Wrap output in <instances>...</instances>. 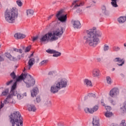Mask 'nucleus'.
<instances>
[{
  "instance_id": "nucleus-33",
  "label": "nucleus",
  "mask_w": 126,
  "mask_h": 126,
  "mask_svg": "<svg viewBox=\"0 0 126 126\" xmlns=\"http://www.w3.org/2000/svg\"><path fill=\"white\" fill-rule=\"evenodd\" d=\"M10 76L11 78L13 79H16V75H15V73L14 71H13L11 74H10Z\"/></svg>"
},
{
  "instance_id": "nucleus-39",
  "label": "nucleus",
  "mask_w": 126,
  "mask_h": 126,
  "mask_svg": "<svg viewBox=\"0 0 126 126\" xmlns=\"http://www.w3.org/2000/svg\"><path fill=\"white\" fill-rule=\"evenodd\" d=\"M48 62H49L48 60H43L39 64L40 65H43V64H45V63H48Z\"/></svg>"
},
{
  "instance_id": "nucleus-6",
  "label": "nucleus",
  "mask_w": 126,
  "mask_h": 126,
  "mask_svg": "<svg viewBox=\"0 0 126 126\" xmlns=\"http://www.w3.org/2000/svg\"><path fill=\"white\" fill-rule=\"evenodd\" d=\"M53 36V33L48 32L44 35H42L40 38V43H44L45 42H53L54 40H51Z\"/></svg>"
},
{
  "instance_id": "nucleus-16",
  "label": "nucleus",
  "mask_w": 126,
  "mask_h": 126,
  "mask_svg": "<svg viewBox=\"0 0 126 126\" xmlns=\"http://www.w3.org/2000/svg\"><path fill=\"white\" fill-rule=\"evenodd\" d=\"M16 85H17V84L16 82H15L11 87L10 94L13 95V96H16V95H17V91L15 90L16 89Z\"/></svg>"
},
{
  "instance_id": "nucleus-2",
  "label": "nucleus",
  "mask_w": 126,
  "mask_h": 126,
  "mask_svg": "<svg viewBox=\"0 0 126 126\" xmlns=\"http://www.w3.org/2000/svg\"><path fill=\"white\" fill-rule=\"evenodd\" d=\"M5 20L8 23H14L18 17V9L16 7L8 8L4 12Z\"/></svg>"
},
{
  "instance_id": "nucleus-21",
  "label": "nucleus",
  "mask_w": 126,
  "mask_h": 126,
  "mask_svg": "<svg viewBox=\"0 0 126 126\" xmlns=\"http://www.w3.org/2000/svg\"><path fill=\"white\" fill-rule=\"evenodd\" d=\"M28 110L29 112H36L37 109L34 104H28Z\"/></svg>"
},
{
  "instance_id": "nucleus-22",
  "label": "nucleus",
  "mask_w": 126,
  "mask_h": 126,
  "mask_svg": "<svg viewBox=\"0 0 126 126\" xmlns=\"http://www.w3.org/2000/svg\"><path fill=\"white\" fill-rule=\"evenodd\" d=\"M94 77H98L100 75V71L98 69H94L92 72Z\"/></svg>"
},
{
  "instance_id": "nucleus-49",
  "label": "nucleus",
  "mask_w": 126,
  "mask_h": 126,
  "mask_svg": "<svg viewBox=\"0 0 126 126\" xmlns=\"http://www.w3.org/2000/svg\"><path fill=\"white\" fill-rule=\"evenodd\" d=\"M38 39V36L33 37L32 39L33 42H34V41H36V40Z\"/></svg>"
},
{
  "instance_id": "nucleus-19",
  "label": "nucleus",
  "mask_w": 126,
  "mask_h": 126,
  "mask_svg": "<svg viewBox=\"0 0 126 126\" xmlns=\"http://www.w3.org/2000/svg\"><path fill=\"white\" fill-rule=\"evenodd\" d=\"M25 37H26V35H25V34L21 33L20 32H17L14 34V37L16 40L24 39Z\"/></svg>"
},
{
  "instance_id": "nucleus-5",
  "label": "nucleus",
  "mask_w": 126,
  "mask_h": 126,
  "mask_svg": "<svg viewBox=\"0 0 126 126\" xmlns=\"http://www.w3.org/2000/svg\"><path fill=\"white\" fill-rule=\"evenodd\" d=\"M63 29L62 27L57 29L56 31H54L53 33H52V37H51V40L54 41H56L58 40L59 38H61L63 34Z\"/></svg>"
},
{
  "instance_id": "nucleus-40",
  "label": "nucleus",
  "mask_w": 126,
  "mask_h": 126,
  "mask_svg": "<svg viewBox=\"0 0 126 126\" xmlns=\"http://www.w3.org/2000/svg\"><path fill=\"white\" fill-rule=\"evenodd\" d=\"M7 93H8V90H6L2 93V96H5V95H7Z\"/></svg>"
},
{
  "instance_id": "nucleus-36",
  "label": "nucleus",
  "mask_w": 126,
  "mask_h": 126,
  "mask_svg": "<svg viewBox=\"0 0 126 126\" xmlns=\"http://www.w3.org/2000/svg\"><path fill=\"white\" fill-rule=\"evenodd\" d=\"M103 50L105 52H106V51H108V50H109V46H108V45L105 44L104 45Z\"/></svg>"
},
{
  "instance_id": "nucleus-10",
  "label": "nucleus",
  "mask_w": 126,
  "mask_h": 126,
  "mask_svg": "<svg viewBox=\"0 0 126 126\" xmlns=\"http://www.w3.org/2000/svg\"><path fill=\"white\" fill-rule=\"evenodd\" d=\"M99 110V105H94L93 107L89 108L86 107L85 108V113H89L90 114H94L95 112H97Z\"/></svg>"
},
{
  "instance_id": "nucleus-14",
  "label": "nucleus",
  "mask_w": 126,
  "mask_h": 126,
  "mask_svg": "<svg viewBox=\"0 0 126 126\" xmlns=\"http://www.w3.org/2000/svg\"><path fill=\"white\" fill-rule=\"evenodd\" d=\"M119 93H120L119 89L117 88H114L110 91L109 95L112 97H116L117 95H119Z\"/></svg>"
},
{
  "instance_id": "nucleus-18",
  "label": "nucleus",
  "mask_w": 126,
  "mask_h": 126,
  "mask_svg": "<svg viewBox=\"0 0 126 126\" xmlns=\"http://www.w3.org/2000/svg\"><path fill=\"white\" fill-rule=\"evenodd\" d=\"M43 104L45 107H52V102L49 98L43 99Z\"/></svg>"
},
{
  "instance_id": "nucleus-24",
  "label": "nucleus",
  "mask_w": 126,
  "mask_h": 126,
  "mask_svg": "<svg viewBox=\"0 0 126 126\" xmlns=\"http://www.w3.org/2000/svg\"><path fill=\"white\" fill-rule=\"evenodd\" d=\"M26 13L28 17H31L34 14V10L32 9L27 10Z\"/></svg>"
},
{
  "instance_id": "nucleus-23",
  "label": "nucleus",
  "mask_w": 126,
  "mask_h": 126,
  "mask_svg": "<svg viewBox=\"0 0 126 126\" xmlns=\"http://www.w3.org/2000/svg\"><path fill=\"white\" fill-rule=\"evenodd\" d=\"M84 85H86L87 87H89V86H92V83L91 82V81L88 79H85L84 80Z\"/></svg>"
},
{
  "instance_id": "nucleus-35",
  "label": "nucleus",
  "mask_w": 126,
  "mask_h": 126,
  "mask_svg": "<svg viewBox=\"0 0 126 126\" xmlns=\"http://www.w3.org/2000/svg\"><path fill=\"white\" fill-rule=\"evenodd\" d=\"M113 49L114 52H118V51H120V47H119L118 46H114Z\"/></svg>"
},
{
  "instance_id": "nucleus-63",
  "label": "nucleus",
  "mask_w": 126,
  "mask_h": 126,
  "mask_svg": "<svg viewBox=\"0 0 126 126\" xmlns=\"http://www.w3.org/2000/svg\"><path fill=\"white\" fill-rule=\"evenodd\" d=\"M103 105V106H105V104H102Z\"/></svg>"
},
{
  "instance_id": "nucleus-57",
  "label": "nucleus",
  "mask_w": 126,
  "mask_h": 126,
  "mask_svg": "<svg viewBox=\"0 0 126 126\" xmlns=\"http://www.w3.org/2000/svg\"><path fill=\"white\" fill-rule=\"evenodd\" d=\"M2 8V5H1V3L0 2V9H1Z\"/></svg>"
},
{
  "instance_id": "nucleus-58",
  "label": "nucleus",
  "mask_w": 126,
  "mask_h": 126,
  "mask_svg": "<svg viewBox=\"0 0 126 126\" xmlns=\"http://www.w3.org/2000/svg\"><path fill=\"white\" fill-rule=\"evenodd\" d=\"M124 106H126V102H125L124 103Z\"/></svg>"
},
{
  "instance_id": "nucleus-56",
  "label": "nucleus",
  "mask_w": 126,
  "mask_h": 126,
  "mask_svg": "<svg viewBox=\"0 0 126 126\" xmlns=\"http://www.w3.org/2000/svg\"><path fill=\"white\" fill-rule=\"evenodd\" d=\"M97 62H101V58H97Z\"/></svg>"
},
{
  "instance_id": "nucleus-29",
  "label": "nucleus",
  "mask_w": 126,
  "mask_h": 126,
  "mask_svg": "<svg viewBox=\"0 0 126 126\" xmlns=\"http://www.w3.org/2000/svg\"><path fill=\"white\" fill-rule=\"evenodd\" d=\"M93 126H100V124L99 123V121L97 120H94V119H93Z\"/></svg>"
},
{
  "instance_id": "nucleus-64",
  "label": "nucleus",
  "mask_w": 126,
  "mask_h": 126,
  "mask_svg": "<svg viewBox=\"0 0 126 126\" xmlns=\"http://www.w3.org/2000/svg\"><path fill=\"white\" fill-rule=\"evenodd\" d=\"M0 47H1V45L0 44Z\"/></svg>"
},
{
  "instance_id": "nucleus-20",
  "label": "nucleus",
  "mask_w": 126,
  "mask_h": 126,
  "mask_svg": "<svg viewBox=\"0 0 126 126\" xmlns=\"http://www.w3.org/2000/svg\"><path fill=\"white\" fill-rule=\"evenodd\" d=\"M72 24L74 28H76V29L81 28V24H80V22H79V21H73L72 22Z\"/></svg>"
},
{
  "instance_id": "nucleus-28",
  "label": "nucleus",
  "mask_w": 126,
  "mask_h": 126,
  "mask_svg": "<svg viewBox=\"0 0 126 126\" xmlns=\"http://www.w3.org/2000/svg\"><path fill=\"white\" fill-rule=\"evenodd\" d=\"M104 116H105L106 118H111V117L114 116V114H113L112 112H110V111H107L104 114Z\"/></svg>"
},
{
  "instance_id": "nucleus-51",
  "label": "nucleus",
  "mask_w": 126,
  "mask_h": 126,
  "mask_svg": "<svg viewBox=\"0 0 126 126\" xmlns=\"http://www.w3.org/2000/svg\"><path fill=\"white\" fill-rule=\"evenodd\" d=\"M53 16H54V15H51V16H50L48 17V20H50V19H51Z\"/></svg>"
},
{
  "instance_id": "nucleus-52",
  "label": "nucleus",
  "mask_w": 126,
  "mask_h": 126,
  "mask_svg": "<svg viewBox=\"0 0 126 126\" xmlns=\"http://www.w3.org/2000/svg\"><path fill=\"white\" fill-rule=\"evenodd\" d=\"M22 49H19L18 53H20V54H22Z\"/></svg>"
},
{
  "instance_id": "nucleus-8",
  "label": "nucleus",
  "mask_w": 126,
  "mask_h": 126,
  "mask_svg": "<svg viewBox=\"0 0 126 126\" xmlns=\"http://www.w3.org/2000/svg\"><path fill=\"white\" fill-rule=\"evenodd\" d=\"M62 13H63V10L58 11V13L56 14V17H57L58 20L61 21V22H66L67 19V15H63L60 17Z\"/></svg>"
},
{
  "instance_id": "nucleus-32",
  "label": "nucleus",
  "mask_w": 126,
  "mask_h": 126,
  "mask_svg": "<svg viewBox=\"0 0 126 126\" xmlns=\"http://www.w3.org/2000/svg\"><path fill=\"white\" fill-rule=\"evenodd\" d=\"M106 81L108 84H109L110 85L112 84V79H111V77H110V76L106 77Z\"/></svg>"
},
{
  "instance_id": "nucleus-7",
  "label": "nucleus",
  "mask_w": 126,
  "mask_h": 126,
  "mask_svg": "<svg viewBox=\"0 0 126 126\" xmlns=\"http://www.w3.org/2000/svg\"><path fill=\"white\" fill-rule=\"evenodd\" d=\"M56 83L60 89L66 88L67 86V79L65 78L60 79L59 81Z\"/></svg>"
},
{
  "instance_id": "nucleus-26",
  "label": "nucleus",
  "mask_w": 126,
  "mask_h": 126,
  "mask_svg": "<svg viewBox=\"0 0 126 126\" xmlns=\"http://www.w3.org/2000/svg\"><path fill=\"white\" fill-rule=\"evenodd\" d=\"M126 16H121L118 19V21L120 23H125V22H126Z\"/></svg>"
},
{
  "instance_id": "nucleus-30",
  "label": "nucleus",
  "mask_w": 126,
  "mask_h": 126,
  "mask_svg": "<svg viewBox=\"0 0 126 126\" xmlns=\"http://www.w3.org/2000/svg\"><path fill=\"white\" fill-rule=\"evenodd\" d=\"M5 55H6V58H8V59H9L10 61H13L14 60H15L14 57H12V56L10 55V54L6 53Z\"/></svg>"
},
{
  "instance_id": "nucleus-55",
  "label": "nucleus",
  "mask_w": 126,
  "mask_h": 126,
  "mask_svg": "<svg viewBox=\"0 0 126 126\" xmlns=\"http://www.w3.org/2000/svg\"><path fill=\"white\" fill-rule=\"evenodd\" d=\"M88 97H89V96H88V95H86L85 96V100H87V99H88Z\"/></svg>"
},
{
  "instance_id": "nucleus-60",
  "label": "nucleus",
  "mask_w": 126,
  "mask_h": 126,
  "mask_svg": "<svg viewBox=\"0 0 126 126\" xmlns=\"http://www.w3.org/2000/svg\"><path fill=\"white\" fill-rule=\"evenodd\" d=\"M33 54L32 53V54L31 55V57H33Z\"/></svg>"
},
{
  "instance_id": "nucleus-42",
  "label": "nucleus",
  "mask_w": 126,
  "mask_h": 126,
  "mask_svg": "<svg viewBox=\"0 0 126 126\" xmlns=\"http://www.w3.org/2000/svg\"><path fill=\"white\" fill-rule=\"evenodd\" d=\"M105 109H106L107 112H110V111H111V106H105Z\"/></svg>"
},
{
  "instance_id": "nucleus-34",
  "label": "nucleus",
  "mask_w": 126,
  "mask_h": 126,
  "mask_svg": "<svg viewBox=\"0 0 126 126\" xmlns=\"http://www.w3.org/2000/svg\"><path fill=\"white\" fill-rule=\"evenodd\" d=\"M16 3L17 4H18V6L19 7L22 6V5L23 4V3H22V1H21V0H17L16 1Z\"/></svg>"
},
{
  "instance_id": "nucleus-50",
  "label": "nucleus",
  "mask_w": 126,
  "mask_h": 126,
  "mask_svg": "<svg viewBox=\"0 0 126 126\" xmlns=\"http://www.w3.org/2000/svg\"><path fill=\"white\" fill-rule=\"evenodd\" d=\"M3 61H4L3 58L1 57V56H0V62H3Z\"/></svg>"
},
{
  "instance_id": "nucleus-54",
  "label": "nucleus",
  "mask_w": 126,
  "mask_h": 126,
  "mask_svg": "<svg viewBox=\"0 0 126 126\" xmlns=\"http://www.w3.org/2000/svg\"><path fill=\"white\" fill-rule=\"evenodd\" d=\"M18 50H19V49H17L16 48L13 49V51H14L15 52H17L18 53Z\"/></svg>"
},
{
  "instance_id": "nucleus-61",
  "label": "nucleus",
  "mask_w": 126,
  "mask_h": 126,
  "mask_svg": "<svg viewBox=\"0 0 126 126\" xmlns=\"http://www.w3.org/2000/svg\"><path fill=\"white\" fill-rule=\"evenodd\" d=\"M93 2H94V3H96V1H93Z\"/></svg>"
},
{
  "instance_id": "nucleus-41",
  "label": "nucleus",
  "mask_w": 126,
  "mask_h": 126,
  "mask_svg": "<svg viewBox=\"0 0 126 126\" xmlns=\"http://www.w3.org/2000/svg\"><path fill=\"white\" fill-rule=\"evenodd\" d=\"M89 97H93V98H95L96 97V94H88Z\"/></svg>"
},
{
  "instance_id": "nucleus-44",
  "label": "nucleus",
  "mask_w": 126,
  "mask_h": 126,
  "mask_svg": "<svg viewBox=\"0 0 126 126\" xmlns=\"http://www.w3.org/2000/svg\"><path fill=\"white\" fill-rule=\"evenodd\" d=\"M22 98H23V96H22V95H21V94H17V98L19 99V100L22 99Z\"/></svg>"
},
{
  "instance_id": "nucleus-27",
  "label": "nucleus",
  "mask_w": 126,
  "mask_h": 126,
  "mask_svg": "<svg viewBox=\"0 0 126 126\" xmlns=\"http://www.w3.org/2000/svg\"><path fill=\"white\" fill-rule=\"evenodd\" d=\"M38 89H33L32 91H31V95L32 97H35L36 95H37V92H38Z\"/></svg>"
},
{
  "instance_id": "nucleus-9",
  "label": "nucleus",
  "mask_w": 126,
  "mask_h": 126,
  "mask_svg": "<svg viewBox=\"0 0 126 126\" xmlns=\"http://www.w3.org/2000/svg\"><path fill=\"white\" fill-rule=\"evenodd\" d=\"M79 0H74L73 2L72 3V5L70 6V7H72L74 5L72 9H75L76 7H78V6H83V5H84V2H79Z\"/></svg>"
},
{
  "instance_id": "nucleus-53",
  "label": "nucleus",
  "mask_w": 126,
  "mask_h": 126,
  "mask_svg": "<svg viewBox=\"0 0 126 126\" xmlns=\"http://www.w3.org/2000/svg\"><path fill=\"white\" fill-rule=\"evenodd\" d=\"M48 75H53V72L52 71H50L48 73Z\"/></svg>"
},
{
  "instance_id": "nucleus-11",
  "label": "nucleus",
  "mask_w": 126,
  "mask_h": 126,
  "mask_svg": "<svg viewBox=\"0 0 126 126\" xmlns=\"http://www.w3.org/2000/svg\"><path fill=\"white\" fill-rule=\"evenodd\" d=\"M46 52L48 54H54L53 57L55 58H58V57H61V56H62V53L56 50L48 49L46 51Z\"/></svg>"
},
{
  "instance_id": "nucleus-17",
  "label": "nucleus",
  "mask_w": 126,
  "mask_h": 126,
  "mask_svg": "<svg viewBox=\"0 0 126 126\" xmlns=\"http://www.w3.org/2000/svg\"><path fill=\"white\" fill-rule=\"evenodd\" d=\"M12 96L13 95H11V94H9L6 99L4 101L3 103L4 104H8V103H10V104H12L13 103V99H12Z\"/></svg>"
},
{
  "instance_id": "nucleus-12",
  "label": "nucleus",
  "mask_w": 126,
  "mask_h": 126,
  "mask_svg": "<svg viewBox=\"0 0 126 126\" xmlns=\"http://www.w3.org/2000/svg\"><path fill=\"white\" fill-rule=\"evenodd\" d=\"M34 63H35V59H30L28 63V65L24 68L25 70L26 69L27 70H30L31 67L34 65Z\"/></svg>"
},
{
  "instance_id": "nucleus-46",
  "label": "nucleus",
  "mask_w": 126,
  "mask_h": 126,
  "mask_svg": "<svg viewBox=\"0 0 126 126\" xmlns=\"http://www.w3.org/2000/svg\"><path fill=\"white\" fill-rule=\"evenodd\" d=\"M15 60H13V61H19V60H20L21 59V56L20 55H18L17 56V59L14 58Z\"/></svg>"
},
{
  "instance_id": "nucleus-43",
  "label": "nucleus",
  "mask_w": 126,
  "mask_h": 126,
  "mask_svg": "<svg viewBox=\"0 0 126 126\" xmlns=\"http://www.w3.org/2000/svg\"><path fill=\"white\" fill-rule=\"evenodd\" d=\"M36 101L37 103H40L41 102V97H40V96H37L36 98Z\"/></svg>"
},
{
  "instance_id": "nucleus-47",
  "label": "nucleus",
  "mask_w": 126,
  "mask_h": 126,
  "mask_svg": "<svg viewBox=\"0 0 126 126\" xmlns=\"http://www.w3.org/2000/svg\"><path fill=\"white\" fill-rule=\"evenodd\" d=\"M110 102L112 104V105H116V102H115V101H114V100L111 99V100H110Z\"/></svg>"
},
{
  "instance_id": "nucleus-31",
  "label": "nucleus",
  "mask_w": 126,
  "mask_h": 126,
  "mask_svg": "<svg viewBox=\"0 0 126 126\" xmlns=\"http://www.w3.org/2000/svg\"><path fill=\"white\" fill-rule=\"evenodd\" d=\"M111 4L114 7H118V4H117V0H111Z\"/></svg>"
},
{
  "instance_id": "nucleus-13",
  "label": "nucleus",
  "mask_w": 126,
  "mask_h": 126,
  "mask_svg": "<svg viewBox=\"0 0 126 126\" xmlns=\"http://www.w3.org/2000/svg\"><path fill=\"white\" fill-rule=\"evenodd\" d=\"M59 90H61V89L60 88L57 83L53 85L52 86H51L50 89V91L53 94H56V93H58Z\"/></svg>"
},
{
  "instance_id": "nucleus-3",
  "label": "nucleus",
  "mask_w": 126,
  "mask_h": 126,
  "mask_svg": "<svg viewBox=\"0 0 126 126\" xmlns=\"http://www.w3.org/2000/svg\"><path fill=\"white\" fill-rule=\"evenodd\" d=\"M12 126H23V119L18 111H14L9 116Z\"/></svg>"
},
{
  "instance_id": "nucleus-1",
  "label": "nucleus",
  "mask_w": 126,
  "mask_h": 126,
  "mask_svg": "<svg viewBox=\"0 0 126 126\" xmlns=\"http://www.w3.org/2000/svg\"><path fill=\"white\" fill-rule=\"evenodd\" d=\"M86 34L83 37V42L84 45H88L92 48L97 47L100 43V38L102 37V32L99 31H96V29L87 30Z\"/></svg>"
},
{
  "instance_id": "nucleus-48",
  "label": "nucleus",
  "mask_w": 126,
  "mask_h": 126,
  "mask_svg": "<svg viewBox=\"0 0 126 126\" xmlns=\"http://www.w3.org/2000/svg\"><path fill=\"white\" fill-rule=\"evenodd\" d=\"M4 106V104L2 103V102H1V104L0 105V112L1 108H3V106Z\"/></svg>"
},
{
  "instance_id": "nucleus-59",
  "label": "nucleus",
  "mask_w": 126,
  "mask_h": 126,
  "mask_svg": "<svg viewBox=\"0 0 126 126\" xmlns=\"http://www.w3.org/2000/svg\"><path fill=\"white\" fill-rule=\"evenodd\" d=\"M121 76L124 77L125 76V75L124 74H121Z\"/></svg>"
},
{
  "instance_id": "nucleus-62",
  "label": "nucleus",
  "mask_w": 126,
  "mask_h": 126,
  "mask_svg": "<svg viewBox=\"0 0 126 126\" xmlns=\"http://www.w3.org/2000/svg\"><path fill=\"white\" fill-rule=\"evenodd\" d=\"M114 70H115V68H113L112 69V71H114Z\"/></svg>"
},
{
  "instance_id": "nucleus-38",
  "label": "nucleus",
  "mask_w": 126,
  "mask_h": 126,
  "mask_svg": "<svg viewBox=\"0 0 126 126\" xmlns=\"http://www.w3.org/2000/svg\"><path fill=\"white\" fill-rule=\"evenodd\" d=\"M31 49V46H29L26 47L25 49V52L27 53L28 52H30V50Z\"/></svg>"
},
{
  "instance_id": "nucleus-15",
  "label": "nucleus",
  "mask_w": 126,
  "mask_h": 126,
  "mask_svg": "<svg viewBox=\"0 0 126 126\" xmlns=\"http://www.w3.org/2000/svg\"><path fill=\"white\" fill-rule=\"evenodd\" d=\"M113 61L115 63H117L119 66H123V65L125 64V59H122L120 58H116L115 59H114Z\"/></svg>"
},
{
  "instance_id": "nucleus-45",
  "label": "nucleus",
  "mask_w": 126,
  "mask_h": 126,
  "mask_svg": "<svg viewBox=\"0 0 126 126\" xmlns=\"http://www.w3.org/2000/svg\"><path fill=\"white\" fill-rule=\"evenodd\" d=\"M12 82H13V80H11L10 81L7 82L6 83L7 86L10 85V84H11V83H12Z\"/></svg>"
},
{
  "instance_id": "nucleus-25",
  "label": "nucleus",
  "mask_w": 126,
  "mask_h": 126,
  "mask_svg": "<svg viewBox=\"0 0 126 126\" xmlns=\"http://www.w3.org/2000/svg\"><path fill=\"white\" fill-rule=\"evenodd\" d=\"M102 12L104 15H109V13L108 10L106 9V6L104 5L102 6L101 7Z\"/></svg>"
},
{
  "instance_id": "nucleus-4",
  "label": "nucleus",
  "mask_w": 126,
  "mask_h": 126,
  "mask_svg": "<svg viewBox=\"0 0 126 126\" xmlns=\"http://www.w3.org/2000/svg\"><path fill=\"white\" fill-rule=\"evenodd\" d=\"M20 80H23L28 88L31 87V86H34V85L35 83V79L33 77H32L31 75L27 74V73L22 74L18 78H16V82H18L20 81Z\"/></svg>"
},
{
  "instance_id": "nucleus-37",
  "label": "nucleus",
  "mask_w": 126,
  "mask_h": 126,
  "mask_svg": "<svg viewBox=\"0 0 126 126\" xmlns=\"http://www.w3.org/2000/svg\"><path fill=\"white\" fill-rule=\"evenodd\" d=\"M126 105H123V106L121 108V110L122 111V113H125V112H126Z\"/></svg>"
}]
</instances>
